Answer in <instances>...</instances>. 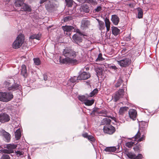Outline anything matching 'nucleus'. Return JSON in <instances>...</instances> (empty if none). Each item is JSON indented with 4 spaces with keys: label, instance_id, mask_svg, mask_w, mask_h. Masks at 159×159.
Segmentation results:
<instances>
[{
    "label": "nucleus",
    "instance_id": "f257e3e1",
    "mask_svg": "<svg viewBox=\"0 0 159 159\" xmlns=\"http://www.w3.org/2000/svg\"><path fill=\"white\" fill-rule=\"evenodd\" d=\"M78 52L75 51L69 48H66L63 52V55L66 58L61 59L60 58V61L63 64H76L77 61L74 58L77 55Z\"/></svg>",
    "mask_w": 159,
    "mask_h": 159
},
{
    "label": "nucleus",
    "instance_id": "f03ea898",
    "mask_svg": "<svg viewBox=\"0 0 159 159\" xmlns=\"http://www.w3.org/2000/svg\"><path fill=\"white\" fill-rule=\"evenodd\" d=\"M3 86L9 91H14L20 88L21 86L14 82L12 78H8L3 83Z\"/></svg>",
    "mask_w": 159,
    "mask_h": 159
},
{
    "label": "nucleus",
    "instance_id": "7ed1b4c3",
    "mask_svg": "<svg viewBox=\"0 0 159 159\" xmlns=\"http://www.w3.org/2000/svg\"><path fill=\"white\" fill-rule=\"evenodd\" d=\"M13 97L11 92H0V101L7 102L11 100Z\"/></svg>",
    "mask_w": 159,
    "mask_h": 159
},
{
    "label": "nucleus",
    "instance_id": "20e7f679",
    "mask_svg": "<svg viewBox=\"0 0 159 159\" xmlns=\"http://www.w3.org/2000/svg\"><path fill=\"white\" fill-rule=\"evenodd\" d=\"M24 41V36L22 34L19 35L12 44V48L17 49L20 47Z\"/></svg>",
    "mask_w": 159,
    "mask_h": 159
},
{
    "label": "nucleus",
    "instance_id": "39448f33",
    "mask_svg": "<svg viewBox=\"0 0 159 159\" xmlns=\"http://www.w3.org/2000/svg\"><path fill=\"white\" fill-rule=\"evenodd\" d=\"M76 11L79 14H82L84 12L89 13L90 9L87 4H84L81 6L78 7Z\"/></svg>",
    "mask_w": 159,
    "mask_h": 159
},
{
    "label": "nucleus",
    "instance_id": "423d86ee",
    "mask_svg": "<svg viewBox=\"0 0 159 159\" xmlns=\"http://www.w3.org/2000/svg\"><path fill=\"white\" fill-rule=\"evenodd\" d=\"M17 145L14 144H8L6 146L7 149H2L0 151L1 152L5 153H11L13 152V149L16 148Z\"/></svg>",
    "mask_w": 159,
    "mask_h": 159
},
{
    "label": "nucleus",
    "instance_id": "0eeeda50",
    "mask_svg": "<svg viewBox=\"0 0 159 159\" xmlns=\"http://www.w3.org/2000/svg\"><path fill=\"white\" fill-rule=\"evenodd\" d=\"M117 63L122 67H125L129 66L131 62L130 59L126 58L117 61Z\"/></svg>",
    "mask_w": 159,
    "mask_h": 159
},
{
    "label": "nucleus",
    "instance_id": "6e6552de",
    "mask_svg": "<svg viewBox=\"0 0 159 159\" xmlns=\"http://www.w3.org/2000/svg\"><path fill=\"white\" fill-rule=\"evenodd\" d=\"M103 129L105 133L110 134H113L115 131V128L111 125L104 126Z\"/></svg>",
    "mask_w": 159,
    "mask_h": 159
},
{
    "label": "nucleus",
    "instance_id": "1a4fd4ad",
    "mask_svg": "<svg viewBox=\"0 0 159 159\" xmlns=\"http://www.w3.org/2000/svg\"><path fill=\"white\" fill-rule=\"evenodd\" d=\"M10 120V117L6 113H2L0 114V122L2 123L7 122Z\"/></svg>",
    "mask_w": 159,
    "mask_h": 159
},
{
    "label": "nucleus",
    "instance_id": "9d476101",
    "mask_svg": "<svg viewBox=\"0 0 159 159\" xmlns=\"http://www.w3.org/2000/svg\"><path fill=\"white\" fill-rule=\"evenodd\" d=\"M0 134L5 138V140L6 142H9L10 140L11 135L8 133L6 132L4 130L2 129L0 131Z\"/></svg>",
    "mask_w": 159,
    "mask_h": 159
},
{
    "label": "nucleus",
    "instance_id": "9b49d317",
    "mask_svg": "<svg viewBox=\"0 0 159 159\" xmlns=\"http://www.w3.org/2000/svg\"><path fill=\"white\" fill-rule=\"evenodd\" d=\"M62 29L64 32L65 34L67 35L70 34V32L74 29V27L71 26H65L62 27Z\"/></svg>",
    "mask_w": 159,
    "mask_h": 159
},
{
    "label": "nucleus",
    "instance_id": "f8f14e48",
    "mask_svg": "<svg viewBox=\"0 0 159 159\" xmlns=\"http://www.w3.org/2000/svg\"><path fill=\"white\" fill-rule=\"evenodd\" d=\"M140 133L139 131L137 134L132 139H134V140L137 141V142H140L145 140V137L144 135H143L140 138Z\"/></svg>",
    "mask_w": 159,
    "mask_h": 159
},
{
    "label": "nucleus",
    "instance_id": "ddd939ff",
    "mask_svg": "<svg viewBox=\"0 0 159 159\" xmlns=\"http://www.w3.org/2000/svg\"><path fill=\"white\" fill-rule=\"evenodd\" d=\"M90 75L89 73H88L86 72H83L80 74L78 76L79 80H85L90 77Z\"/></svg>",
    "mask_w": 159,
    "mask_h": 159
},
{
    "label": "nucleus",
    "instance_id": "4468645a",
    "mask_svg": "<svg viewBox=\"0 0 159 159\" xmlns=\"http://www.w3.org/2000/svg\"><path fill=\"white\" fill-rule=\"evenodd\" d=\"M136 111L133 109H130L129 111V114L130 118L133 120H135L137 116Z\"/></svg>",
    "mask_w": 159,
    "mask_h": 159
},
{
    "label": "nucleus",
    "instance_id": "2eb2a0df",
    "mask_svg": "<svg viewBox=\"0 0 159 159\" xmlns=\"http://www.w3.org/2000/svg\"><path fill=\"white\" fill-rule=\"evenodd\" d=\"M128 157L130 159H141L142 158V154H139L137 156H136L135 154L131 153L129 152L127 154Z\"/></svg>",
    "mask_w": 159,
    "mask_h": 159
},
{
    "label": "nucleus",
    "instance_id": "dca6fc26",
    "mask_svg": "<svg viewBox=\"0 0 159 159\" xmlns=\"http://www.w3.org/2000/svg\"><path fill=\"white\" fill-rule=\"evenodd\" d=\"M111 20L115 25H117L119 22V19L117 15H112L111 16Z\"/></svg>",
    "mask_w": 159,
    "mask_h": 159
},
{
    "label": "nucleus",
    "instance_id": "f3484780",
    "mask_svg": "<svg viewBox=\"0 0 159 159\" xmlns=\"http://www.w3.org/2000/svg\"><path fill=\"white\" fill-rule=\"evenodd\" d=\"M72 38L74 42L77 44H78L79 43L82 41L81 37L79 36L78 34H74Z\"/></svg>",
    "mask_w": 159,
    "mask_h": 159
},
{
    "label": "nucleus",
    "instance_id": "a211bd4d",
    "mask_svg": "<svg viewBox=\"0 0 159 159\" xmlns=\"http://www.w3.org/2000/svg\"><path fill=\"white\" fill-rule=\"evenodd\" d=\"M21 74L25 77H26L27 76L28 74L27 72L26 67L25 65H23L22 66Z\"/></svg>",
    "mask_w": 159,
    "mask_h": 159
},
{
    "label": "nucleus",
    "instance_id": "6ab92c4d",
    "mask_svg": "<svg viewBox=\"0 0 159 159\" xmlns=\"http://www.w3.org/2000/svg\"><path fill=\"white\" fill-rule=\"evenodd\" d=\"M21 9L22 11H25L30 12L31 11V8L30 6L25 3H24L22 6Z\"/></svg>",
    "mask_w": 159,
    "mask_h": 159
},
{
    "label": "nucleus",
    "instance_id": "aec40b11",
    "mask_svg": "<svg viewBox=\"0 0 159 159\" xmlns=\"http://www.w3.org/2000/svg\"><path fill=\"white\" fill-rule=\"evenodd\" d=\"M117 150V148L115 147H106L104 151L107 152H114Z\"/></svg>",
    "mask_w": 159,
    "mask_h": 159
},
{
    "label": "nucleus",
    "instance_id": "412c9836",
    "mask_svg": "<svg viewBox=\"0 0 159 159\" xmlns=\"http://www.w3.org/2000/svg\"><path fill=\"white\" fill-rule=\"evenodd\" d=\"M90 25V22L88 20H84L81 22V26L84 28L88 27Z\"/></svg>",
    "mask_w": 159,
    "mask_h": 159
},
{
    "label": "nucleus",
    "instance_id": "4be33fe9",
    "mask_svg": "<svg viewBox=\"0 0 159 159\" xmlns=\"http://www.w3.org/2000/svg\"><path fill=\"white\" fill-rule=\"evenodd\" d=\"M128 109V107H121L119 110V113L120 115H123Z\"/></svg>",
    "mask_w": 159,
    "mask_h": 159
},
{
    "label": "nucleus",
    "instance_id": "5701e85b",
    "mask_svg": "<svg viewBox=\"0 0 159 159\" xmlns=\"http://www.w3.org/2000/svg\"><path fill=\"white\" fill-rule=\"evenodd\" d=\"M15 138L17 140L19 139L21 136V130L20 129H17L15 132Z\"/></svg>",
    "mask_w": 159,
    "mask_h": 159
},
{
    "label": "nucleus",
    "instance_id": "b1692460",
    "mask_svg": "<svg viewBox=\"0 0 159 159\" xmlns=\"http://www.w3.org/2000/svg\"><path fill=\"white\" fill-rule=\"evenodd\" d=\"M105 27L106 26L107 29V32H108L110 29V23L109 20L107 18H106L105 20Z\"/></svg>",
    "mask_w": 159,
    "mask_h": 159
},
{
    "label": "nucleus",
    "instance_id": "393cba45",
    "mask_svg": "<svg viewBox=\"0 0 159 159\" xmlns=\"http://www.w3.org/2000/svg\"><path fill=\"white\" fill-rule=\"evenodd\" d=\"M89 98L88 95L86 94L85 96L81 95L79 96L78 98L82 102H84L86 100Z\"/></svg>",
    "mask_w": 159,
    "mask_h": 159
},
{
    "label": "nucleus",
    "instance_id": "a878e982",
    "mask_svg": "<svg viewBox=\"0 0 159 159\" xmlns=\"http://www.w3.org/2000/svg\"><path fill=\"white\" fill-rule=\"evenodd\" d=\"M111 122V120L107 118H104L101 122V125H108Z\"/></svg>",
    "mask_w": 159,
    "mask_h": 159
},
{
    "label": "nucleus",
    "instance_id": "bb28decb",
    "mask_svg": "<svg viewBox=\"0 0 159 159\" xmlns=\"http://www.w3.org/2000/svg\"><path fill=\"white\" fill-rule=\"evenodd\" d=\"M112 33L114 35H117L120 33V30L117 27H112Z\"/></svg>",
    "mask_w": 159,
    "mask_h": 159
},
{
    "label": "nucleus",
    "instance_id": "cd10ccee",
    "mask_svg": "<svg viewBox=\"0 0 159 159\" xmlns=\"http://www.w3.org/2000/svg\"><path fill=\"white\" fill-rule=\"evenodd\" d=\"M94 102V99L89 100L87 99L84 103L86 106H90L93 104Z\"/></svg>",
    "mask_w": 159,
    "mask_h": 159
},
{
    "label": "nucleus",
    "instance_id": "c85d7f7f",
    "mask_svg": "<svg viewBox=\"0 0 159 159\" xmlns=\"http://www.w3.org/2000/svg\"><path fill=\"white\" fill-rule=\"evenodd\" d=\"M100 113H102V116H107V117H110L111 119H112V120L115 121V118L114 117H110L109 116H107V111L106 110H102V111H100Z\"/></svg>",
    "mask_w": 159,
    "mask_h": 159
},
{
    "label": "nucleus",
    "instance_id": "c756f323",
    "mask_svg": "<svg viewBox=\"0 0 159 159\" xmlns=\"http://www.w3.org/2000/svg\"><path fill=\"white\" fill-rule=\"evenodd\" d=\"M138 18L140 19L143 17V12L142 9L140 8H138Z\"/></svg>",
    "mask_w": 159,
    "mask_h": 159
},
{
    "label": "nucleus",
    "instance_id": "7c9ffc66",
    "mask_svg": "<svg viewBox=\"0 0 159 159\" xmlns=\"http://www.w3.org/2000/svg\"><path fill=\"white\" fill-rule=\"evenodd\" d=\"M123 81L121 78L120 77L117 80L116 83L115 84V86L117 88L119 87L123 83Z\"/></svg>",
    "mask_w": 159,
    "mask_h": 159
},
{
    "label": "nucleus",
    "instance_id": "2f4dec72",
    "mask_svg": "<svg viewBox=\"0 0 159 159\" xmlns=\"http://www.w3.org/2000/svg\"><path fill=\"white\" fill-rule=\"evenodd\" d=\"M98 92V89L96 88L94 89L91 92L89 95V97H92L95 95L97 94Z\"/></svg>",
    "mask_w": 159,
    "mask_h": 159
},
{
    "label": "nucleus",
    "instance_id": "473e14b6",
    "mask_svg": "<svg viewBox=\"0 0 159 159\" xmlns=\"http://www.w3.org/2000/svg\"><path fill=\"white\" fill-rule=\"evenodd\" d=\"M92 43L91 41L88 40H86L84 42V47L87 48L90 46Z\"/></svg>",
    "mask_w": 159,
    "mask_h": 159
},
{
    "label": "nucleus",
    "instance_id": "72a5a7b5",
    "mask_svg": "<svg viewBox=\"0 0 159 159\" xmlns=\"http://www.w3.org/2000/svg\"><path fill=\"white\" fill-rule=\"evenodd\" d=\"M99 25V29L101 30H102L105 29V25L104 23L103 22H100Z\"/></svg>",
    "mask_w": 159,
    "mask_h": 159
},
{
    "label": "nucleus",
    "instance_id": "f704fd0d",
    "mask_svg": "<svg viewBox=\"0 0 159 159\" xmlns=\"http://www.w3.org/2000/svg\"><path fill=\"white\" fill-rule=\"evenodd\" d=\"M114 98L115 101L116 102L120 98L122 97L118 92H116L114 96Z\"/></svg>",
    "mask_w": 159,
    "mask_h": 159
},
{
    "label": "nucleus",
    "instance_id": "c9c22d12",
    "mask_svg": "<svg viewBox=\"0 0 159 159\" xmlns=\"http://www.w3.org/2000/svg\"><path fill=\"white\" fill-rule=\"evenodd\" d=\"M34 63L36 65L38 66L40 65L41 63V61L39 59L37 58H34L33 59Z\"/></svg>",
    "mask_w": 159,
    "mask_h": 159
},
{
    "label": "nucleus",
    "instance_id": "e433bc0d",
    "mask_svg": "<svg viewBox=\"0 0 159 159\" xmlns=\"http://www.w3.org/2000/svg\"><path fill=\"white\" fill-rule=\"evenodd\" d=\"M40 36L39 34H34L30 36L29 38L32 39H36L39 40L40 38Z\"/></svg>",
    "mask_w": 159,
    "mask_h": 159
},
{
    "label": "nucleus",
    "instance_id": "4c0bfd02",
    "mask_svg": "<svg viewBox=\"0 0 159 159\" xmlns=\"http://www.w3.org/2000/svg\"><path fill=\"white\" fill-rule=\"evenodd\" d=\"M134 144V142H128L126 143L125 145L126 147L129 148H131L133 145Z\"/></svg>",
    "mask_w": 159,
    "mask_h": 159
},
{
    "label": "nucleus",
    "instance_id": "58836bf2",
    "mask_svg": "<svg viewBox=\"0 0 159 159\" xmlns=\"http://www.w3.org/2000/svg\"><path fill=\"white\" fill-rule=\"evenodd\" d=\"M102 10V7L100 6H98L96 8L94 9L93 10V12L96 13L101 11Z\"/></svg>",
    "mask_w": 159,
    "mask_h": 159
},
{
    "label": "nucleus",
    "instance_id": "ea45409f",
    "mask_svg": "<svg viewBox=\"0 0 159 159\" xmlns=\"http://www.w3.org/2000/svg\"><path fill=\"white\" fill-rule=\"evenodd\" d=\"M66 3V5L68 7H71L72 6L73 3V1L72 0H65Z\"/></svg>",
    "mask_w": 159,
    "mask_h": 159
},
{
    "label": "nucleus",
    "instance_id": "a19ab883",
    "mask_svg": "<svg viewBox=\"0 0 159 159\" xmlns=\"http://www.w3.org/2000/svg\"><path fill=\"white\" fill-rule=\"evenodd\" d=\"M96 72L97 74L102 75V68H97L96 69Z\"/></svg>",
    "mask_w": 159,
    "mask_h": 159
},
{
    "label": "nucleus",
    "instance_id": "79ce46f5",
    "mask_svg": "<svg viewBox=\"0 0 159 159\" xmlns=\"http://www.w3.org/2000/svg\"><path fill=\"white\" fill-rule=\"evenodd\" d=\"M77 80H79L78 79V77H76L75 76L73 78H71L70 79V81L72 83L76 82Z\"/></svg>",
    "mask_w": 159,
    "mask_h": 159
},
{
    "label": "nucleus",
    "instance_id": "37998d69",
    "mask_svg": "<svg viewBox=\"0 0 159 159\" xmlns=\"http://www.w3.org/2000/svg\"><path fill=\"white\" fill-rule=\"evenodd\" d=\"M104 59L102 57V54L100 53L99 54L98 58L96 59V61H102Z\"/></svg>",
    "mask_w": 159,
    "mask_h": 159
},
{
    "label": "nucleus",
    "instance_id": "c03bdc74",
    "mask_svg": "<svg viewBox=\"0 0 159 159\" xmlns=\"http://www.w3.org/2000/svg\"><path fill=\"white\" fill-rule=\"evenodd\" d=\"M72 17L70 16H68L65 17L64 18V22H67L69 20H72Z\"/></svg>",
    "mask_w": 159,
    "mask_h": 159
},
{
    "label": "nucleus",
    "instance_id": "a18cd8bd",
    "mask_svg": "<svg viewBox=\"0 0 159 159\" xmlns=\"http://www.w3.org/2000/svg\"><path fill=\"white\" fill-rule=\"evenodd\" d=\"M16 155L17 157H20L21 156H23L24 154V152L22 151H17L16 152Z\"/></svg>",
    "mask_w": 159,
    "mask_h": 159
},
{
    "label": "nucleus",
    "instance_id": "49530a36",
    "mask_svg": "<svg viewBox=\"0 0 159 159\" xmlns=\"http://www.w3.org/2000/svg\"><path fill=\"white\" fill-rule=\"evenodd\" d=\"M87 139L89 140L92 143L95 141L94 138L92 136L89 135Z\"/></svg>",
    "mask_w": 159,
    "mask_h": 159
},
{
    "label": "nucleus",
    "instance_id": "de8ad7c7",
    "mask_svg": "<svg viewBox=\"0 0 159 159\" xmlns=\"http://www.w3.org/2000/svg\"><path fill=\"white\" fill-rule=\"evenodd\" d=\"M1 159H10L9 156L7 154H4L1 157Z\"/></svg>",
    "mask_w": 159,
    "mask_h": 159
},
{
    "label": "nucleus",
    "instance_id": "09e8293b",
    "mask_svg": "<svg viewBox=\"0 0 159 159\" xmlns=\"http://www.w3.org/2000/svg\"><path fill=\"white\" fill-rule=\"evenodd\" d=\"M119 94L121 96V97L124 95V89H120L118 91Z\"/></svg>",
    "mask_w": 159,
    "mask_h": 159
},
{
    "label": "nucleus",
    "instance_id": "8fccbe9b",
    "mask_svg": "<svg viewBox=\"0 0 159 159\" xmlns=\"http://www.w3.org/2000/svg\"><path fill=\"white\" fill-rule=\"evenodd\" d=\"M109 67L111 69L114 70H117V68L115 65H110L109 66Z\"/></svg>",
    "mask_w": 159,
    "mask_h": 159
},
{
    "label": "nucleus",
    "instance_id": "3c124183",
    "mask_svg": "<svg viewBox=\"0 0 159 159\" xmlns=\"http://www.w3.org/2000/svg\"><path fill=\"white\" fill-rule=\"evenodd\" d=\"M98 109L97 108H96L93 109L91 113V115H94L95 114V113H99L98 112Z\"/></svg>",
    "mask_w": 159,
    "mask_h": 159
},
{
    "label": "nucleus",
    "instance_id": "603ef678",
    "mask_svg": "<svg viewBox=\"0 0 159 159\" xmlns=\"http://www.w3.org/2000/svg\"><path fill=\"white\" fill-rule=\"evenodd\" d=\"M22 4L21 2H19L16 1V6L17 7H20L21 6V5Z\"/></svg>",
    "mask_w": 159,
    "mask_h": 159
},
{
    "label": "nucleus",
    "instance_id": "864d4df0",
    "mask_svg": "<svg viewBox=\"0 0 159 159\" xmlns=\"http://www.w3.org/2000/svg\"><path fill=\"white\" fill-rule=\"evenodd\" d=\"M82 136L85 138H87L89 135L87 133H85L82 134Z\"/></svg>",
    "mask_w": 159,
    "mask_h": 159
},
{
    "label": "nucleus",
    "instance_id": "5fc2aeb1",
    "mask_svg": "<svg viewBox=\"0 0 159 159\" xmlns=\"http://www.w3.org/2000/svg\"><path fill=\"white\" fill-rule=\"evenodd\" d=\"M43 77L44 80H48V77L47 75L44 74L43 75Z\"/></svg>",
    "mask_w": 159,
    "mask_h": 159
},
{
    "label": "nucleus",
    "instance_id": "6e6d98bb",
    "mask_svg": "<svg viewBox=\"0 0 159 159\" xmlns=\"http://www.w3.org/2000/svg\"><path fill=\"white\" fill-rule=\"evenodd\" d=\"M48 0H40V3L42 4L43 3L46 2Z\"/></svg>",
    "mask_w": 159,
    "mask_h": 159
},
{
    "label": "nucleus",
    "instance_id": "4d7b16f0",
    "mask_svg": "<svg viewBox=\"0 0 159 159\" xmlns=\"http://www.w3.org/2000/svg\"><path fill=\"white\" fill-rule=\"evenodd\" d=\"M77 32L79 34L82 35V34L81 33V32L79 30H78L77 31Z\"/></svg>",
    "mask_w": 159,
    "mask_h": 159
},
{
    "label": "nucleus",
    "instance_id": "13d9d810",
    "mask_svg": "<svg viewBox=\"0 0 159 159\" xmlns=\"http://www.w3.org/2000/svg\"><path fill=\"white\" fill-rule=\"evenodd\" d=\"M79 2H84L85 0H77Z\"/></svg>",
    "mask_w": 159,
    "mask_h": 159
},
{
    "label": "nucleus",
    "instance_id": "bf43d9fd",
    "mask_svg": "<svg viewBox=\"0 0 159 159\" xmlns=\"http://www.w3.org/2000/svg\"><path fill=\"white\" fill-rule=\"evenodd\" d=\"M97 20L98 23V24H99V22H102V21H101V20H100L99 19H97Z\"/></svg>",
    "mask_w": 159,
    "mask_h": 159
},
{
    "label": "nucleus",
    "instance_id": "052dcab7",
    "mask_svg": "<svg viewBox=\"0 0 159 159\" xmlns=\"http://www.w3.org/2000/svg\"><path fill=\"white\" fill-rule=\"evenodd\" d=\"M138 148L137 147H135V148H134V150L135 151H136V150H137V149H138Z\"/></svg>",
    "mask_w": 159,
    "mask_h": 159
},
{
    "label": "nucleus",
    "instance_id": "680f3d73",
    "mask_svg": "<svg viewBox=\"0 0 159 159\" xmlns=\"http://www.w3.org/2000/svg\"><path fill=\"white\" fill-rule=\"evenodd\" d=\"M46 8H47V9H48V7H47V6H46Z\"/></svg>",
    "mask_w": 159,
    "mask_h": 159
},
{
    "label": "nucleus",
    "instance_id": "e2e57ef3",
    "mask_svg": "<svg viewBox=\"0 0 159 159\" xmlns=\"http://www.w3.org/2000/svg\"><path fill=\"white\" fill-rule=\"evenodd\" d=\"M129 5L130 6L131 5V4H129Z\"/></svg>",
    "mask_w": 159,
    "mask_h": 159
},
{
    "label": "nucleus",
    "instance_id": "0e129e2a",
    "mask_svg": "<svg viewBox=\"0 0 159 159\" xmlns=\"http://www.w3.org/2000/svg\"><path fill=\"white\" fill-rule=\"evenodd\" d=\"M128 139H131V138H129Z\"/></svg>",
    "mask_w": 159,
    "mask_h": 159
}]
</instances>
